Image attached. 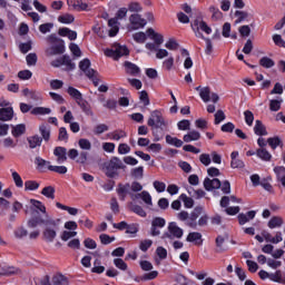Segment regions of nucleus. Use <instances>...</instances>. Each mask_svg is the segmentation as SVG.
Masks as SVG:
<instances>
[{"instance_id": "nucleus-29", "label": "nucleus", "mask_w": 285, "mask_h": 285, "mask_svg": "<svg viewBox=\"0 0 285 285\" xmlns=\"http://www.w3.org/2000/svg\"><path fill=\"white\" fill-rule=\"evenodd\" d=\"M235 17L237 18L235 23H244V21H250V13L248 11H235Z\"/></svg>"}, {"instance_id": "nucleus-26", "label": "nucleus", "mask_w": 285, "mask_h": 285, "mask_svg": "<svg viewBox=\"0 0 285 285\" xmlns=\"http://www.w3.org/2000/svg\"><path fill=\"white\" fill-rule=\"evenodd\" d=\"M239 151H233L230 154V159H232V163H230V166L232 168H244V161L239 158Z\"/></svg>"}, {"instance_id": "nucleus-18", "label": "nucleus", "mask_w": 285, "mask_h": 285, "mask_svg": "<svg viewBox=\"0 0 285 285\" xmlns=\"http://www.w3.org/2000/svg\"><path fill=\"white\" fill-rule=\"evenodd\" d=\"M147 37H149L156 46H161V43H164V36L161 33H157L153 28L147 29Z\"/></svg>"}, {"instance_id": "nucleus-10", "label": "nucleus", "mask_w": 285, "mask_h": 285, "mask_svg": "<svg viewBox=\"0 0 285 285\" xmlns=\"http://www.w3.org/2000/svg\"><path fill=\"white\" fill-rule=\"evenodd\" d=\"M202 215H204V207H195L194 210L189 214L186 225L189 226V228H197V219H199Z\"/></svg>"}, {"instance_id": "nucleus-50", "label": "nucleus", "mask_w": 285, "mask_h": 285, "mask_svg": "<svg viewBox=\"0 0 285 285\" xmlns=\"http://www.w3.org/2000/svg\"><path fill=\"white\" fill-rule=\"evenodd\" d=\"M131 176L135 179H144V167L139 166V167L131 169Z\"/></svg>"}, {"instance_id": "nucleus-35", "label": "nucleus", "mask_w": 285, "mask_h": 285, "mask_svg": "<svg viewBox=\"0 0 285 285\" xmlns=\"http://www.w3.org/2000/svg\"><path fill=\"white\" fill-rule=\"evenodd\" d=\"M11 134L13 137H21V135H26V125L20 124L12 126Z\"/></svg>"}, {"instance_id": "nucleus-63", "label": "nucleus", "mask_w": 285, "mask_h": 285, "mask_svg": "<svg viewBox=\"0 0 285 285\" xmlns=\"http://www.w3.org/2000/svg\"><path fill=\"white\" fill-rule=\"evenodd\" d=\"M129 12H141L144 8H141V4L139 2H130L128 4Z\"/></svg>"}, {"instance_id": "nucleus-6", "label": "nucleus", "mask_w": 285, "mask_h": 285, "mask_svg": "<svg viewBox=\"0 0 285 285\" xmlns=\"http://www.w3.org/2000/svg\"><path fill=\"white\" fill-rule=\"evenodd\" d=\"M147 125L150 126V128H159L160 130H164V128L168 127V121L164 119V115H161V111L154 110L150 114Z\"/></svg>"}, {"instance_id": "nucleus-32", "label": "nucleus", "mask_w": 285, "mask_h": 285, "mask_svg": "<svg viewBox=\"0 0 285 285\" xmlns=\"http://www.w3.org/2000/svg\"><path fill=\"white\" fill-rule=\"evenodd\" d=\"M39 132L45 141H50V126L46 124L40 125Z\"/></svg>"}, {"instance_id": "nucleus-25", "label": "nucleus", "mask_w": 285, "mask_h": 285, "mask_svg": "<svg viewBox=\"0 0 285 285\" xmlns=\"http://www.w3.org/2000/svg\"><path fill=\"white\" fill-rule=\"evenodd\" d=\"M267 226L272 230L274 228H282V226H284V218H282L281 216H274L268 220Z\"/></svg>"}, {"instance_id": "nucleus-46", "label": "nucleus", "mask_w": 285, "mask_h": 285, "mask_svg": "<svg viewBox=\"0 0 285 285\" xmlns=\"http://www.w3.org/2000/svg\"><path fill=\"white\" fill-rule=\"evenodd\" d=\"M52 109L48 107H36L31 110V115H50Z\"/></svg>"}, {"instance_id": "nucleus-14", "label": "nucleus", "mask_w": 285, "mask_h": 285, "mask_svg": "<svg viewBox=\"0 0 285 285\" xmlns=\"http://www.w3.org/2000/svg\"><path fill=\"white\" fill-rule=\"evenodd\" d=\"M79 68L85 72L86 77H92L94 75H97V71L95 69L90 68V59L85 58L79 62Z\"/></svg>"}, {"instance_id": "nucleus-5", "label": "nucleus", "mask_w": 285, "mask_h": 285, "mask_svg": "<svg viewBox=\"0 0 285 285\" xmlns=\"http://www.w3.org/2000/svg\"><path fill=\"white\" fill-rule=\"evenodd\" d=\"M190 26L195 37L198 39H204V33L202 32H205V35H212L213 32V28H210L202 17H197L194 21H191Z\"/></svg>"}, {"instance_id": "nucleus-13", "label": "nucleus", "mask_w": 285, "mask_h": 285, "mask_svg": "<svg viewBox=\"0 0 285 285\" xmlns=\"http://www.w3.org/2000/svg\"><path fill=\"white\" fill-rule=\"evenodd\" d=\"M46 219H43L41 216L32 217L28 220V227L29 228H37V226H47L48 219H51L48 214H45Z\"/></svg>"}, {"instance_id": "nucleus-39", "label": "nucleus", "mask_w": 285, "mask_h": 285, "mask_svg": "<svg viewBox=\"0 0 285 285\" xmlns=\"http://www.w3.org/2000/svg\"><path fill=\"white\" fill-rule=\"evenodd\" d=\"M58 21L59 23H65L68 26L70 23H75V16L71 13H65L58 17Z\"/></svg>"}, {"instance_id": "nucleus-12", "label": "nucleus", "mask_w": 285, "mask_h": 285, "mask_svg": "<svg viewBox=\"0 0 285 285\" xmlns=\"http://www.w3.org/2000/svg\"><path fill=\"white\" fill-rule=\"evenodd\" d=\"M129 23L132 26V30H139V28H144L147 22L141 16L134 13L129 17Z\"/></svg>"}, {"instance_id": "nucleus-38", "label": "nucleus", "mask_w": 285, "mask_h": 285, "mask_svg": "<svg viewBox=\"0 0 285 285\" xmlns=\"http://www.w3.org/2000/svg\"><path fill=\"white\" fill-rule=\"evenodd\" d=\"M57 208H60V210H67L69 215L77 216L79 215V209L75 207H68L61 203H56Z\"/></svg>"}, {"instance_id": "nucleus-55", "label": "nucleus", "mask_w": 285, "mask_h": 285, "mask_svg": "<svg viewBox=\"0 0 285 285\" xmlns=\"http://www.w3.org/2000/svg\"><path fill=\"white\" fill-rule=\"evenodd\" d=\"M69 50L73 55V57H81V48H79V45L71 42L69 45Z\"/></svg>"}, {"instance_id": "nucleus-48", "label": "nucleus", "mask_w": 285, "mask_h": 285, "mask_svg": "<svg viewBox=\"0 0 285 285\" xmlns=\"http://www.w3.org/2000/svg\"><path fill=\"white\" fill-rule=\"evenodd\" d=\"M19 50H20V52H22V55H26V53L30 52V50H32V42H31V40H29L27 42H21L19 45Z\"/></svg>"}, {"instance_id": "nucleus-47", "label": "nucleus", "mask_w": 285, "mask_h": 285, "mask_svg": "<svg viewBox=\"0 0 285 285\" xmlns=\"http://www.w3.org/2000/svg\"><path fill=\"white\" fill-rule=\"evenodd\" d=\"M41 195L48 199H55V187L47 186L41 190Z\"/></svg>"}, {"instance_id": "nucleus-22", "label": "nucleus", "mask_w": 285, "mask_h": 285, "mask_svg": "<svg viewBox=\"0 0 285 285\" xmlns=\"http://www.w3.org/2000/svg\"><path fill=\"white\" fill-rule=\"evenodd\" d=\"M19 273V268L14 266H8L6 264H0V275H17Z\"/></svg>"}, {"instance_id": "nucleus-2", "label": "nucleus", "mask_w": 285, "mask_h": 285, "mask_svg": "<svg viewBox=\"0 0 285 285\" xmlns=\"http://www.w3.org/2000/svg\"><path fill=\"white\" fill-rule=\"evenodd\" d=\"M48 43H51L49 48L46 49V55L48 57H57L66 52V41L57 38V35H50L47 38Z\"/></svg>"}, {"instance_id": "nucleus-34", "label": "nucleus", "mask_w": 285, "mask_h": 285, "mask_svg": "<svg viewBox=\"0 0 285 285\" xmlns=\"http://www.w3.org/2000/svg\"><path fill=\"white\" fill-rule=\"evenodd\" d=\"M256 155L259 159H262L263 161H271V159L273 158V156L271 155V153H268V150H266L265 148H259L256 150Z\"/></svg>"}, {"instance_id": "nucleus-40", "label": "nucleus", "mask_w": 285, "mask_h": 285, "mask_svg": "<svg viewBox=\"0 0 285 285\" xmlns=\"http://www.w3.org/2000/svg\"><path fill=\"white\" fill-rule=\"evenodd\" d=\"M139 197L147 204V206H153V196H150V193L144 190L142 193L136 195L137 199H139Z\"/></svg>"}, {"instance_id": "nucleus-42", "label": "nucleus", "mask_w": 285, "mask_h": 285, "mask_svg": "<svg viewBox=\"0 0 285 285\" xmlns=\"http://www.w3.org/2000/svg\"><path fill=\"white\" fill-rule=\"evenodd\" d=\"M179 199L184 203L185 208H193L195 206V200L188 197L186 194H181Z\"/></svg>"}, {"instance_id": "nucleus-15", "label": "nucleus", "mask_w": 285, "mask_h": 285, "mask_svg": "<svg viewBox=\"0 0 285 285\" xmlns=\"http://www.w3.org/2000/svg\"><path fill=\"white\" fill-rule=\"evenodd\" d=\"M257 215V212L249 210L246 214L240 213L237 216L238 223L240 226H244L245 224H248V222L255 219V216Z\"/></svg>"}, {"instance_id": "nucleus-56", "label": "nucleus", "mask_w": 285, "mask_h": 285, "mask_svg": "<svg viewBox=\"0 0 285 285\" xmlns=\"http://www.w3.org/2000/svg\"><path fill=\"white\" fill-rule=\"evenodd\" d=\"M267 144H268V146H271V148L273 150H275V148H277V146H282V139H279V137L268 138Z\"/></svg>"}, {"instance_id": "nucleus-41", "label": "nucleus", "mask_w": 285, "mask_h": 285, "mask_svg": "<svg viewBox=\"0 0 285 285\" xmlns=\"http://www.w3.org/2000/svg\"><path fill=\"white\" fill-rule=\"evenodd\" d=\"M199 97L205 104H208V101H210V87H203Z\"/></svg>"}, {"instance_id": "nucleus-53", "label": "nucleus", "mask_w": 285, "mask_h": 285, "mask_svg": "<svg viewBox=\"0 0 285 285\" xmlns=\"http://www.w3.org/2000/svg\"><path fill=\"white\" fill-rule=\"evenodd\" d=\"M39 183L37 180H27L24 181V190H38Z\"/></svg>"}, {"instance_id": "nucleus-20", "label": "nucleus", "mask_w": 285, "mask_h": 285, "mask_svg": "<svg viewBox=\"0 0 285 285\" xmlns=\"http://www.w3.org/2000/svg\"><path fill=\"white\" fill-rule=\"evenodd\" d=\"M35 164L37 166V169L41 170L42 173L46 171V170H50V168L52 166V165H50V161H48V160H46V159H43L39 156L36 157Z\"/></svg>"}, {"instance_id": "nucleus-54", "label": "nucleus", "mask_w": 285, "mask_h": 285, "mask_svg": "<svg viewBox=\"0 0 285 285\" xmlns=\"http://www.w3.org/2000/svg\"><path fill=\"white\" fill-rule=\"evenodd\" d=\"M78 224H80L81 226H85V228H92L94 223L92 220H90V218H88L87 216H82L79 218Z\"/></svg>"}, {"instance_id": "nucleus-11", "label": "nucleus", "mask_w": 285, "mask_h": 285, "mask_svg": "<svg viewBox=\"0 0 285 285\" xmlns=\"http://www.w3.org/2000/svg\"><path fill=\"white\" fill-rule=\"evenodd\" d=\"M164 226H166V219H164L163 217H155L151 220V228H150L151 237H157L161 235V232L159 229L164 228Z\"/></svg>"}, {"instance_id": "nucleus-3", "label": "nucleus", "mask_w": 285, "mask_h": 285, "mask_svg": "<svg viewBox=\"0 0 285 285\" xmlns=\"http://www.w3.org/2000/svg\"><path fill=\"white\" fill-rule=\"evenodd\" d=\"M105 170L109 179H116V177H119V170H126V164L119 157L114 156L109 161L105 163Z\"/></svg>"}, {"instance_id": "nucleus-30", "label": "nucleus", "mask_w": 285, "mask_h": 285, "mask_svg": "<svg viewBox=\"0 0 285 285\" xmlns=\"http://www.w3.org/2000/svg\"><path fill=\"white\" fill-rule=\"evenodd\" d=\"M165 139L166 144H168L169 146H175V148H181L184 146V141L177 137L167 135Z\"/></svg>"}, {"instance_id": "nucleus-24", "label": "nucleus", "mask_w": 285, "mask_h": 285, "mask_svg": "<svg viewBox=\"0 0 285 285\" xmlns=\"http://www.w3.org/2000/svg\"><path fill=\"white\" fill-rule=\"evenodd\" d=\"M76 104L79 106V108H81L82 112H85V115H87L88 117H92L95 115V112H92V109L90 108V104H88V101H86L83 98L78 100Z\"/></svg>"}, {"instance_id": "nucleus-23", "label": "nucleus", "mask_w": 285, "mask_h": 285, "mask_svg": "<svg viewBox=\"0 0 285 285\" xmlns=\"http://www.w3.org/2000/svg\"><path fill=\"white\" fill-rule=\"evenodd\" d=\"M109 139L112 141H119L120 139H126L128 137V134L121 129H116L107 135Z\"/></svg>"}, {"instance_id": "nucleus-17", "label": "nucleus", "mask_w": 285, "mask_h": 285, "mask_svg": "<svg viewBox=\"0 0 285 285\" xmlns=\"http://www.w3.org/2000/svg\"><path fill=\"white\" fill-rule=\"evenodd\" d=\"M66 153H68V149L66 147H56L53 150L55 157H57V164H63L68 160V156H66Z\"/></svg>"}, {"instance_id": "nucleus-44", "label": "nucleus", "mask_w": 285, "mask_h": 285, "mask_svg": "<svg viewBox=\"0 0 285 285\" xmlns=\"http://www.w3.org/2000/svg\"><path fill=\"white\" fill-rule=\"evenodd\" d=\"M11 176L17 188H23V179L21 178V175H19V173H17L16 170L11 169Z\"/></svg>"}, {"instance_id": "nucleus-62", "label": "nucleus", "mask_w": 285, "mask_h": 285, "mask_svg": "<svg viewBox=\"0 0 285 285\" xmlns=\"http://www.w3.org/2000/svg\"><path fill=\"white\" fill-rule=\"evenodd\" d=\"M18 77L22 81H27L28 79H32V71H30V70H21V71L18 72Z\"/></svg>"}, {"instance_id": "nucleus-52", "label": "nucleus", "mask_w": 285, "mask_h": 285, "mask_svg": "<svg viewBox=\"0 0 285 285\" xmlns=\"http://www.w3.org/2000/svg\"><path fill=\"white\" fill-rule=\"evenodd\" d=\"M100 264H101V261L96 259L94 263L91 273H97L98 275H101V273H104V271H106V267L101 266Z\"/></svg>"}, {"instance_id": "nucleus-37", "label": "nucleus", "mask_w": 285, "mask_h": 285, "mask_svg": "<svg viewBox=\"0 0 285 285\" xmlns=\"http://www.w3.org/2000/svg\"><path fill=\"white\" fill-rule=\"evenodd\" d=\"M67 92L72 97V99H75L76 102L83 99V95H81L80 91L75 87H68Z\"/></svg>"}, {"instance_id": "nucleus-21", "label": "nucleus", "mask_w": 285, "mask_h": 285, "mask_svg": "<svg viewBox=\"0 0 285 285\" xmlns=\"http://www.w3.org/2000/svg\"><path fill=\"white\" fill-rule=\"evenodd\" d=\"M108 27H109V37H117L119 33V21L117 19H109L108 20Z\"/></svg>"}, {"instance_id": "nucleus-59", "label": "nucleus", "mask_w": 285, "mask_h": 285, "mask_svg": "<svg viewBox=\"0 0 285 285\" xmlns=\"http://www.w3.org/2000/svg\"><path fill=\"white\" fill-rule=\"evenodd\" d=\"M245 122L247 126H253V121H255V115H253V111L245 110L244 111Z\"/></svg>"}, {"instance_id": "nucleus-64", "label": "nucleus", "mask_w": 285, "mask_h": 285, "mask_svg": "<svg viewBox=\"0 0 285 285\" xmlns=\"http://www.w3.org/2000/svg\"><path fill=\"white\" fill-rule=\"evenodd\" d=\"M150 246H153L151 239L141 240L139 244V248H140V250H142V253H146L148 250V248H150Z\"/></svg>"}, {"instance_id": "nucleus-57", "label": "nucleus", "mask_w": 285, "mask_h": 285, "mask_svg": "<svg viewBox=\"0 0 285 285\" xmlns=\"http://www.w3.org/2000/svg\"><path fill=\"white\" fill-rule=\"evenodd\" d=\"M177 282L181 285H198L197 282L186 278L184 275L177 276Z\"/></svg>"}, {"instance_id": "nucleus-58", "label": "nucleus", "mask_w": 285, "mask_h": 285, "mask_svg": "<svg viewBox=\"0 0 285 285\" xmlns=\"http://www.w3.org/2000/svg\"><path fill=\"white\" fill-rule=\"evenodd\" d=\"M224 236H217L216 238V253H224V250H226V248H224Z\"/></svg>"}, {"instance_id": "nucleus-61", "label": "nucleus", "mask_w": 285, "mask_h": 285, "mask_svg": "<svg viewBox=\"0 0 285 285\" xmlns=\"http://www.w3.org/2000/svg\"><path fill=\"white\" fill-rule=\"evenodd\" d=\"M27 66H37L38 57L37 53H29L26 57Z\"/></svg>"}, {"instance_id": "nucleus-27", "label": "nucleus", "mask_w": 285, "mask_h": 285, "mask_svg": "<svg viewBox=\"0 0 285 285\" xmlns=\"http://www.w3.org/2000/svg\"><path fill=\"white\" fill-rule=\"evenodd\" d=\"M254 132L258 137H266V135H268V131H266V126H264L262 120H256L254 126Z\"/></svg>"}, {"instance_id": "nucleus-7", "label": "nucleus", "mask_w": 285, "mask_h": 285, "mask_svg": "<svg viewBox=\"0 0 285 285\" xmlns=\"http://www.w3.org/2000/svg\"><path fill=\"white\" fill-rule=\"evenodd\" d=\"M184 237V229L177 226V223H169L167 232L163 234V239H181Z\"/></svg>"}, {"instance_id": "nucleus-43", "label": "nucleus", "mask_w": 285, "mask_h": 285, "mask_svg": "<svg viewBox=\"0 0 285 285\" xmlns=\"http://www.w3.org/2000/svg\"><path fill=\"white\" fill-rule=\"evenodd\" d=\"M78 146L81 150H92V142H90L87 138H80L78 140Z\"/></svg>"}, {"instance_id": "nucleus-9", "label": "nucleus", "mask_w": 285, "mask_h": 285, "mask_svg": "<svg viewBox=\"0 0 285 285\" xmlns=\"http://www.w3.org/2000/svg\"><path fill=\"white\" fill-rule=\"evenodd\" d=\"M50 66H52V68H61V66H65V70H75V68H77V65H75V62H72V59H70V56L65 55L60 58H57L55 60H52L50 62Z\"/></svg>"}, {"instance_id": "nucleus-19", "label": "nucleus", "mask_w": 285, "mask_h": 285, "mask_svg": "<svg viewBox=\"0 0 285 285\" xmlns=\"http://www.w3.org/2000/svg\"><path fill=\"white\" fill-rule=\"evenodd\" d=\"M124 67L127 75H131V77H137L141 72V69L130 61H125Z\"/></svg>"}, {"instance_id": "nucleus-36", "label": "nucleus", "mask_w": 285, "mask_h": 285, "mask_svg": "<svg viewBox=\"0 0 285 285\" xmlns=\"http://www.w3.org/2000/svg\"><path fill=\"white\" fill-rule=\"evenodd\" d=\"M282 104H284V100L283 99H272L269 100V110L272 112H277L279 110H282Z\"/></svg>"}, {"instance_id": "nucleus-45", "label": "nucleus", "mask_w": 285, "mask_h": 285, "mask_svg": "<svg viewBox=\"0 0 285 285\" xmlns=\"http://www.w3.org/2000/svg\"><path fill=\"white\" fill-rule=\"evenodd\" d=\"M110 128L106 124H98L94 127V135H104V132H108Z\"/></svg>"}, {"instance_id": "nucleus-4", "label": "nucleus", "mask_w": 285, "mask_h": 285, "mask_svg": "<svg viewBox=\"0 0 285 285\" xmlns=\"http://www.w3.org/2000/svg\"><path fill=\"white\" fill-rule=\"evenodd\" d=\"M203 184H204L205 190H207L208 193L220 188L224 195H230V181L228 180H224L222 184V180H219L218 178H214V179L205 178Z\"/></svg>"}, {"instance_id": "nucleus-51", "label": "nucleus", "mask_w": 285, "mask_h": 285, "mask_svg": "<svg viewBox=\"0 0 285 285\" xmlns=\"http://www.w3.org/2000/svg\"><path fill=\"white\" fill-rule=\"evenodd\" d=\"M52 28H55V23L52 22H47V23H43V24H40L39 26V31L42 33V35H48V32H50L52 30Z\"/></svg>"}, {"instance_id": "nucleus-60", "label": "nucleus", "mask_w": 285, "mask_h": 285, "mask_svg": "<svg viewBox=\"0 0 285 285\" xmlns=\"http://www.w3.org/2000/svg\"><path fill=\"white\" fill-rule=\"evenodd\" d=\"M130 208H131L132 213H135L136 215H139V217H146V210H144L142 206L131 205Z\"/></svg>"}, {"instance_id": "nucleus-8", "label": "nucleus", "mask_w": 285, "mask_h": 285, "mask_svg": "<svg viewBox=\"0 0 285 285\" xmlns=\"http://www.w3.org/2000/svg\"><path fill=\"white\" fill-rule=\"evenodd\" d=\"M130 53L127 46L114 45L111 49H106V57H112L114 59H119L121 57H126Z\"/></svg>"}, {"instance_id": "nucleus-16", "label": "nucleus", "mask_w": 285, "mask_h": 285, "mask_svg": "<svg viewBox=\"0 0 285 285\" xmlns=\"http://www.w3.org/2000/svg\"><path fill=\"white\" fill-rule=\"evenodd\" d=\"M14 117V109L12 107H4L0 109V121H12Z\"/></svg>"}, {"instance_id": "nucleus-31", "label": "nucleus", "mask_w": 285, "mask_h": 285, "mask_svg": "<svg viewBox=\"0 0 285 285\" xmlns=\"http://www.w3.org/2000/svg\"><path fill=\"white\" fill-rule=\"evenodd\" d=\"M187 242H190L193 244H197L198 246H202V233L199 232H191L187 236Z\"/></svg>"}, {"instance_id": "nucleus-1", "label": "nucleus", "mask_w": 285, "mask_h": 285, "mask_svg": "<svg viewBox=\"0 0 285 285\" xmlns=\"http://www.w3.org/2000/svg\"><path fill=\"white\" fill-rule=\"evenodd\" d=\"M61 224V219L57 218H48L47 225H45V229L42 232V239L47 244H52L55 239H57V233H59V225Z\"/></svg>"}, {"instance_id": "nucleus-28", "label": "nucleus", "mask_w": 285, "mask_h": 285, "mask_svg": "<svg viewBox=\"0 0 285 285\" xmlns=\"http://www.w3.org/2000/svg\"><path fill=\"white\" fill-rule=\"evenodd\" d=\"M183 139L186 144H190V141H199V139H202V134L197 130H191L185 135Z\"/></svg>"}, {"instance_id": "nucleus-33", "label": "nucleus", "mask_w": 285, "mask_h": 285, "mask_svg": "<svg viewBox=\"0 0 285 285\" xmlns=\"http://www.w3.org/2000/svg\"><path fill=\"white\" fill-rule=\"evenodd\" d=\"M43 141V138L39 137L38 135L29 137L28 138V144H29V148H38L39 146H41V142Z\"/></svg>"}, {"instance_id": "nucleus-49", "label": "nucleus", "mask_w": 285, "mask_h": 285, "mask_svg": "<svg viewBox=\"0 0 285 285\" xmlns=\"http://www.w3.org/2000/svg\"><path fill=\"white\" fill-rule=\"evenodd\" d=\"M259 65L263 67V68H273L275 66V61L268 57H263L261 60H259Z\"/></svg>"}]
</instances>
